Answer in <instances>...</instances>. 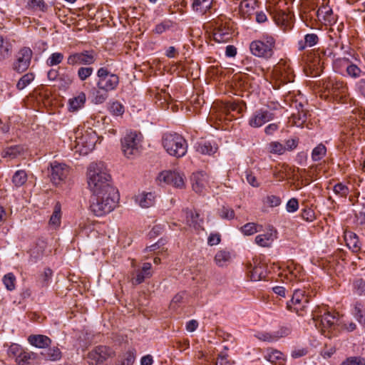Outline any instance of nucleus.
<instances>
[{
  "label": "nucleus",
  "instance_id": "obj_48",
  "mask_svg": "<svg viewBox=\"0 0 365 365\" xmlns=\"http://www.w3.org/2000/svg\"><path fill=\"white\" fill-rule=\"evenodd\" d=\"M340 365H365V359L359 356H350L343 361Z\"/></svg>",
  "mask_w": 365,
  "mask_h": 365
},
{
  "label": "nucleus",
  "instance_id": "obj_3",
  "mask_svg": "<svg viewBox=\"0 0 365 365\" xmlns=\"http://www.w3.org/2000/svg\"><path fill=\"white\" fill-rule=\"evenodd\" d=\"M312 319L315 326L320 329L322 334L335 329L336 326L340 325L339 314L330 312L326 307L317 308L313 311Z\"/></svg>",
  "mask_w": 365,
  "mask_h": 365
},
{
  "label": "nucleus",
  "instance_id": "obj_41",
  "mask_svg": "<svg viewBox=\"0 0 365 365\" xmlns=\"http://www.w3.org/2000/svg\"><path fill=\"white\" fill-rule=\"evenodd\" d=\"M242 107H240V106L233 102H227L222 103V111L226 115H229L231 114V112L236 111L238 113H240L242 110Z\"/></svg>",
  "mask_w": 365,
  "mask_h": 365
},
{
  "label": "nucleus",
  "instance_id": "obj_62",
  "mask_svg": "<svg viewBox=\"0 0 365 365\" xmlns=\"http://www.w3.org/2000/svg\"><path fill=\"white\" fill-rule=\"evenodd\" d=\"M354 316L360 324H365V317L364 315V312L358 305H356L354 307Z\"/></svg>",
  "mask_w": 365,
  "mask_h": 365
},
{
  "label": "nucleus",
  "instance_id": "obj_50",
  "mask_svg": "<svg viewBox=\"0 0 365 365\" xmlns=\"http://www.w3.org/2000/svg\"><path fill=\"white\" fill-rule=\"evenodd\" d=\"M307 111L302 110L298 111L297 113H293L292 118L294 119V123L297 126H301L306 121L307 119Z\"/></svg>",
  "mask_w": 365,
  "mask_h": 365
},
{
  "label": "nucleus",
  "instance_id": "obj_46",
  "mask_svg": "<svg viewBox=\"0 0 365 365\" xmlns=\"http://www.w3.org/2000/svg\"><path fill=\"white\" fill-rule=\"evenodd\" d=\"M35 359V354L32 352H23L18 356V361L20 365L30 364V361Z\"/></svg>",
  "mask_w": 365,
  "mask_h": 365
},
{
  "label": "nucleus",
  "instance_id": "obj_26",
  "mask_svg": "<svg viewBox=\"0 0 365 365\" xmlns=\"http://www.w3.org/2000/svg\"><path fill=\"white\" fill-rule=\"evenodd\" d=\"M264 358L273 365L286 364V358L284 355L281 351L276 349H272L270 351H268Z\"/></svg>",
  "mask_w": 365,
  "mask_h": 365
},
{
  "label": "nucleus",
  "instance_id": "obj_56",
  "mask_svg": "<svg viewBox=\"0 0 365 365\" xmlns=\"http://www.w3.org/2000/svg\"><path fill=\"white\" fill-rule=\"evenodd\" d=\"M135 358L134 352L128 351L123 355L120 365H133Z\"/></svg>",
  "mask_w": 365,
  "mask_h": 365
},
{
  "label": "nucleus",
  "instance_id": "obj_30",
  "mask_svg": "<svg viewBox=\"0 0 365 365\" xmlns=\"http://www.w3.org/2000/svg\"><path fill=\"white\" fill-rule=\"evenodd\" d=\"M256 5V0H241L240 11L242 14L249 16L255 10Z\"/></svg>",
  "mask_w": 365,
  "mask_h": 365
},
{
  "label": "nucleus",
  "instance_id": "obj_18",
  "mask_svg": "<svg viewBox=\"0 0 365 365\" xmlns=\"http://www.w3.org/2000/svg\"><path fill=\"white\" fill-rule=\"evenodd\" d=\"M274 114L268 110L260 109L257 110L249 120V125L253 128H259L265 123L272 120Z\"/></svg>",
  "mask_w": 365,
  "mask_h": 365
},
{
  "label": "nucleus",
  "instance_id": "obj_33",
  "mask_svg": "<svg viewBox=\"0 0 365 365\" xmlns=\"http://www.w3.org/2000/svg\"><path fill=\"white\" fill-rule=\"evenodd\" d=\"M218 147L214 144L212 145L210 142H205L204 143L199 144L197 150L201 154L204 155H212L217 152Z\"/></svg>",
  "mask_w": 365,
  "mask_h": 365
},
{
  "label": "nucleus",
  "instance_id": "obj_21",
  "mask_svg": "<svg viewBox=\"0 0 365 365\" xmlns=\"http://www.w3.org/2000/svg\"><path fill=\"white\" fill-rule=\"evenodd\" d=\"M186 222L188 226L194 227L197 230H203L202 219H200L198 212L192 210H185Z\"/></svg>",
  "mask_w": 365,
  "mask_h": 365
},
{
  "label": "nucleus",
  "instance_id": "obj_5",
  "mask_svg": "<svg viewBox=\"0 0 365 365\" xmlns=\"http://www.w3.org/2000/svg\"><path fill=\"white\" fill-rule=\"evenodd\" d=\"M276 49V39L270 35H263L259 40L253 41L250 44L252 55L266 60L272 58Z\"/></svg>",
  "mask_w": 365,
  "mask_h": 365
},
{
  "label": "nucleus",
  "instance_id": "obj_16",
  "mask_svg": "<svg viewBox=\"0 0 365 365\" xmlns=\"http://www.w3.org/2000/svg\"><path fill=\"white\" fill-rule=\"evenodd\" d=\"M96 61L93 51H84L80 53L71 54L67 59L69 65L84 64L91 65Z\"/></svg>",
  "mask_w": 365,
  "mask_h": 365
},
{
  "label": "nucleus",
  "instance_id": "obj_63",
  "mask_svg": "<svg viewBox=\"0 0 365 365\" xmlns=\"http://www.w3.org/2000/svg\"><path fill=\"white\" fill-rule=\"evenodd\" d=\"M221 242V236L219 233H212L207 239V243L210 246H214L220 244Z\"/></svg>",
  "mask_w": 365,
  "mask_h": 365
},
{
  "label": "nucleus",
  "instance_id": "obj_15",
  "mask_svg": "<svg viewBox=\"0 0 365 365\" xmlns=\"http://www.w3.org/2000/svg\"><path fill=\"white\" fill-rule=\"evenodd\" d=\"M114 354L113 351L105 346H98L88 354V358L91 360L92 364H98L104 362L106 359L112 357Z\"/></svg>",
  "mask_w": 365,
  "mask_h": 365
},
{
  "label": "nucleus",
  "instance_id": "obj_6",
  "mask_svg": "<svg viewBox=\"0 0 365 365\" xmlns=\"http://www.w3.org/2000/svg\"><path fill=\"white\" fill-rule=\"evenodd\" d=\"M76 140L72 145V149L81 155H87L95 148L97 142V135L95 131L86 130L84 132L78 130L76 133Z\"/></svg>",
  "mask_w": 365,
  "mask_h": 365
},
{
  "label": "nucleus",
  "instance_id": "obj_39",
  "mask_svg": "<svg viewBox=\"0 0 365 365\" xmlns=\"http://www.w3.org/2000/svg\"><path fill=\"white\" fill-rule=\"evenodd\" d=\"M34 80V74L33 73H27L24 74L17 82L16 88L18 90H23Z\"/></svg>",
  "mask_w": 365,
  "mask_h": 365
},
{
  "label": "nucleus",
  "instance_id": "obj_12",
  "mask_svg": "<svg viewBox=\"0 0 365 365\" xmlns=\"http://www.w3.org/2000/svg\"><path fill=\"white\" fill-rule=\"evenodd\" d=\"M309 302V297L304 294V291L296 289L292 299L287 302V308L290 311L295 312L298 315L302 316Z\"/></svg>",
  "mask_w": 365,
  "mask_h": 365
},
{
  "label": "nucleus",
  "instance_id": "obj_37",
  "mask_svg": "<svg viewBox=\"0 0 365 365\" xmlns=\"http://www.w3.org/2000/svg\"><path fill=\"white\" fill-rule=\"evenodd\" d=\"M61 205L57 203L55 205L54 210L49 220V225L54 227H57L61 223Z\"/></svg>",
  "mask_w": 365,
  "mask_h": 365
},
{
  "label": "nucleus",
  "instance_id": "obj_53",
  "mask_svg": "<svg viewBox=\"0 0 365 365\" xmlns=\"http://www.w3.org/2000/svg\"><path fill=\"white\" fill-rule=\"evenodd\" d=\"M4 283L9 290H13L15 287V277L13 274L9 273L4 277Z\"/></svg>",
  "mask_w": 365,
  "mask_h": 365
},
{
  "label": "nucleus",
  "instance_id": "obj_51",
  "mask_svg": "<svg viewBox=\"0 0 365 365\" xmlns=\"http://www.w3.org/2000/svg\"><path fill=\"white\" fill-rule=\"evenodd\" d=\"M219 215L221 218L225 219V220H232L235 217V212L232 209L223 206L220 210H219Z\"/></svg>",
  "mask_w": 365,
  "mask_h": 365
},
{
  "label": "nucleus",
  "instance_id": "obj_8",
  "mask_svg": "<svg viewBox=\"0 0 365 365\" xmlns=\"http://www.w3.org/2000/svg\"><path fill=\"white\" fill-rule=\"evenodd\" d=\"M157 180L160 184L163 182L179 189L185 187L186 177L184 173L177 170H163L159 173Z\"/></svg>",
  "mask_w": 365,
  "mask_h": 365
},
{
  "label": "nucleus",
  "instance_id": "obj_13",
  "mask_svg": "<svg viewBox=\"0 0 365 365\" xmlns=\"http://www.w3.org/2000/svg\"><path fill=\"white\" fill-rule=\"evenodd\" d=\"M33 51L30 48H21L16 54L12 68L19 73L26 71L30 66Z\"/></svg>",
  "mask_w": 365,
  "mask_h": 365
},
{
  "label": "nucleus",
  "instance_id": "obj_11",
  "mask_svg": "<svg viewBox=\"0 0 365 365\" xmlns=\"http://www.w3.org/2000/svg\"><path fill=\"white\" fill-rule=\"evenodd\" d=\"M70 173L69 167L63 163L53 161L50 163L48 174L52 183L59 185L63 182Z\"/></svg>",
  "mask_w": 365,
  "mask_h": 365
},
{
  "label": "nucleus",
  "instance_id": "obj_34",
  "mask_svg": "<svg viewBox=\"0 0 365 365\" xmlns=\"http://www.w3.org/2000/svg\"><path fill=\"white\" fill-rule=\"evenodd\" d=\"M27 180V174L25 170H17L12 177V182L15 187L24 185Z\"/></svg>",
  "mask_w": 365,
  "mask_h": 365
},
{
  "label": "nucleus",
  "instance_id": "obj_32",
  "mask_svg": "<svg viewBox=\"0 0 365 365\" xmlns=\"http://www.w3.org/2000/svg\"><path fill=\"white\" fill-rule=\"evenodd\" d=\"M319 42V37L315 34H308L304 36V42L299 43V49L302 51L306 46H314Z\"/></svg>",
  "mask_w": 365,
  "mask_h": 365
},
{
  "label": "nucleus",
  "instance_id": "obj_57",
  "mask_svg": "<svg viewBox=\"0 0 365 365\" xmlns=\"http://www.w3.org/2000/svg\"><path fill=\"white\" fill-rule=\"evenodd\" d=\"M335 194L339 195L341 197H345L348 194V187L342 183H337L334 186L333 189Z\"/></svg>",
  "mask_w": 365,
  "mask_h": 365
},
{
  "label": "nucleus",
  "instance_id": "obj_58",
  "mask_svg": "<svg viewBox=\"0 0 365 365\" xmlns=\"http://www.w3.org/2000/svg\"><path fill=\"white\" fill-rule=\"evenodd\" d=\"M63 59V55L61 53H53L49 57L48 63L50 66L59 64Z\"/></svg>",
  "mask_w": 365,
  "mask_h": 365
},
{
  "label": "nucleus",
  "instance_id": "obj_36",
  "mask_svg": "<svg viewBox=\"0 0 365 365\" xmlns=\"http://www.w3.org/2000/svg\"><path fill=\"white\" fill-rule=\"evenodd\" d=\"M327 153V148L322 144L319 143L317 147H315L312 153V159L314 161H319L322 160Z\"/></svg>",
  "mask_w": 365,
  "mask_h": 365
},
{
  "label": "nucleus",
  "instance_id": "obj_10",
  "mask_svg": "<svg viewBox=\"0 0 365 365\" xmlns=\"http://www.w3.org/2000/svg\"><path fill=\"white\" fill-rule=\"evenodd\" d=\"M272 73L278 87L282 84L293 82L294 79V74L289 64L282 60L274 67Z\"/></svg>",
  "mask_w": 365,
  "mask_h": 365
},
{
  "label": "nucleus",
  "instance_id": "obj_52",
  "mask_svg": "<svg viewBox=\"0 0 365 365\" xmlns=\"http://www.w3.org/2000/svg\"><path fill=\"white\" fill-rule=\"evenodd\" d=\"M93 71L91 67H81L78 71V76L81 81H85L92 75Z\"/></svg>",
  "mask_w": 365,
  "mask_h": 365
},
{
  "label": "nucleus",
  "instance_id": "obj_64",
  "mask_svg": "<svg viewBox=\"0 0 365 365\" xmlns=\"http://www.w3.org/2000/svg\"><path fill=\"white\" fill-rule=\"evenodd\" d=\"M227 354L225 353H220L218 355L215 365H232V363L227 359Z\"/></svg>",
  "mask_w": 365,
  "mask_h": 365
},
{
  "label": "nucleus",
  "instance_id": "obj_35",
  "mask_svg": "<svg viewBox=\"0 0 365 365\" xmlns=\"http://www.w3.org/2000/svg\"><path fill=\"white\" fill-rule=\"evenodd\" d=\"M11 54V45L9 42H5L0 36V61L9 58Z\"/></svg>",
  "mask_w": 365,
  "mask_h": 365
},
{
  "label": "nucleus",
  "instance_id": "obj_49",
  "mask_svg": "<svg viewBox=\"0 0 365 365\" xmlns=\"http://www.w3.org/2000/svg\"><path fill=\"white\" fill-rule=\"evenodd\" d=\"M269 151L272 153L282 155L286 150V148L279 142H272L269 144Z\"/></svg>",
  "mask_w": 365,
  "mask_h": 365
},
{
  "label": "nucleus",
  "instance_id": "obj_24",
  "mask_svg": "<svg viewBox=\"0 0 365 365\" xmlns=\"http://www.w3.org/2000/svg\"><path fill=\"white\" fill-rule=\"evenodd\" d=\"M24 151V148L21 145L6 146L2 149L1 156L3 158L12 160L23 154Z\"/></svg>",
  "mask_w": 365,
  "mask_h": 365
},
{
  "label": "nucleus",
  "instance_id": "obj_59",
  "mask_svg": "<svg viewBox=\"0 0 365 365\" xmlns=\"http://www.w3.org/2000/svg\"><path fill=\"white\" fill-rule=\"evenodd\" d=\"M53 272L50 268H46L44 269L43 273L40 277V282L43 286H46L48 284V281L51 279L52 277Z\"/></svg>",
  "mask_w": 365,
  "mask_h": 365
},
{
  "label": "nucleus",
  "instance_id": "obj_23",
  "mask_svg": "<svg viewBox=\"0 0 365 365\" xmlns=\"http://www.w3.org/2000/svg\"><path fill=\"white\" fill-rule=\"evenodd\" d=\"M135 201L142 208H148L155 203V196L152 192H143L135 196Z\"/></svg>",
  "mask_w": 365,
  "mask_h": 365
},
{
  "label": "nucleus",
  "instance_id": "obj_14",
  "mask_svg": "<svg viewBox=\"0 0 365 365\" xmlns=\"http://www.w3.org/2000/svg\"><path fill=\"white\" fill-rule=\"evenodd\" d=\"M232 27L230 22L223 23L220 20L215 21V27L213 30V39L217 43H225L232 38Z\"/></svg>",
  "mask_w": 365,
  "mask_h": 365
},
{
  "label": "nucleus",
  "instance_id": "obj_17",
  "mask_svg": "<svg viewBox=\"0 0 365 365\" xmlns=\"http://www.w3.org/2000/svg\"><path fill=\"white\" fill-rule=\"evenodd\" d=\"M287 3L284 0L279 1L274 11V19L275 23L284 31H286L289 28V16L282 9L283 5H285Z\"/></svg>",
  "mask_w": 365,
  "mask_h": 365
},
{
  "label": "nucleus",
  "instance_id": "obj_1",
  "mask_svg": "<svg viewBox=\"0 0 365 365\" xmlns=\"http://www.w3.org/2000/svg\"><path fill=\"white\" fill-rule=\"evenodd\" d=\"M88 185L93 195L117 190L111 185V176L103 163H93L88 168Z\"/></svg>",
  "mask_w": 365,
  "mask_h": 365
},
{
  "label": "nucleus",
  "instance_id": "obj_42",
  "mask_svg": "<svg viewBox=\"0 0 365 365\" xmlns=\"http://www.w3.org/2000/svg\"><path fill=\"white\" fill-rule=\"evenodd\" d=\"M212 0H194L192 8L195 11H206L210 8Z\"/></svg>",
  "mask_w": 365,
  "mask_h": 365
},
{
  "label": "nucleus",
  "instance_id": "obj_2",
  "mask_svg": "<svg viewBox=\"0 0 365 365\" xmlns=\"http://www.w3.org/2000/svg\"><path fill=\"white\" fill-rule=\"evenodd\" d=\"M118 201V190L95 194L91 197L90 208L96 216L101 217L112 212Z\"/></svg>",
  "mask_w": 365,
  "mask_h": 365
},
{
  "label": "nucleus",
  "instance_id": "obj_19",
  "mask_svg": "<svg viewBox=\"0 0 365 365\" xmlns=\"http://www.w3.org/2000/svg\"><path fill=\"white\" fill-rule=\"evenodd\" d=\"M326 89L328 93L332 95L334 97L342 98L346 96V84L341 81H330L326 85Z\"/></svg>",
  "mask_w": 365,
  "mask_h": 365
},
{
  "label": "nucleus",
  "instance_id": "obj_45",
  "mask_svg": "<svg viewBox=\"0 0 365 365\" xmlns=\"http://www.w3.org/2000/svg\"><path fill=\"white\" fill-rule=\"evenodd\" d=\"M346 73L350 77L354 78H359L362 74H364V72H363L354 63H351L347 66Z\"/></svg>",
  "mask_w": 365,
  "mask_h": 365
},
{
  "label": "nucleus",
  "instance_id": "obj_25",
  "mask_svg": "<svg viewBox=\"0 0 365 365\" xmlns=\"http://www.w3.org/2000/svg\"><path fill=\"white\" fill-rule=\"evenodd\" d=\"M344 240L346 245L352 250L353 252H358L361 250L359 240L357 235L351 231L346 230L344 232Z\"/></svg>",
  "mask_w": 365,
  "mask_h": 365
},
{
  "label": "nucleus",
  "instance_id": "obj_20",
  "mask_svg": "<svg viewBox=\"0 0 365 365\" xmlns=\"http://www.w3.org/2000/svg\"><path fill=\"white\" fill-rule=\"evenodd\" d=\"M191 181L193 190L200 194L202 193L207 185V176L202 172L193 173Z\"/></svg>",
  "mask_w": 365,
  "mask_h": 365
},
{
  "label": "nucleus",
  "instance_id": "obj_29",
  "mask_svg": "<svg viewBox=\"0 0 365 365\" xmlns=\"http://www.w3.org/2000/svg\"><path fill=\"white\" fill-rule=\"evenodd\" d=\"M43 357L50 361H57L61 358V351L57 346L48 347L47 349L41 352Z\"/></svg>",
  "mask_w": 365,
  "mask_h": 365
},
{
  "label": "nucleus",
  "instance_id": "obj_60",
  "mask_svg": "<svg viewBox=\"0 0 365 365\" xmlns=\"http://www.w3.org/2000/svg\"><path fill=\"white\" fill-rule=\"evenodd\" d=\"M135 276L132 277L131 282L133 284L137 285L143 283L147 276H145V274L141 272L140 270H137L135 272Z\"/></svg>",
  "mask_w": 365,
  "mask_h": 365
},
{
  "label": "nucleus",
  "instance_id": "obj_43",
  "mask_svg": "<svg viewBox=\"0 0 365 365\" xmlns=\"http://www.w3.org/2000/svg\"><path fill=\"white\" fill-rule=\"evenodd\" d=\"M271 234L268 235H259L255 237V242L259 246L267 247L271 245L272 240L271 239Z\"/></svg>",
  "mask_w": 365,
  "mask_h": 365
},
{
  "label": "nucleus",
  "instance_id": "obj_55",
  "mask_svg": "<svg viewBox=\"0 0 365 365\" xmlns=\"http://www.w3.org/2000/svg\"><path fill=\"white\" fill-rule=\"evenodd\" d=\"M110 110L113 114L120 115L124 113V107L120 103L115 101L110 105Z\"/></svg>",
  "mask_w": 365,
  "mask_h": 365
},
{
  "label": "nucleus",
  "instance_id": "obj_27",
  "mask_svg": "<svg viewBox=\"0 0 365 365\" xmlns=\"http://www.w3.org/2000/svg\"><path fill=\"white\" fill-rule=\"evenodd\" d=\"M86 100V94L80 92L76 96L69 100V110L75 112L83 108Z\"/></svg>",
  "mask_w": 365,
  "mask_h": 365
},
{
  "label": "nucleus",
  "instance_id": "obj_61",
  "mask_svg": "<svg viewBox=\"0 0 365 365\" xmlns=\"http://www.w3.org/2000/svg\"><path fill=\"white\" fill-rule=\"evenodd\" d=\"M354 287L356 292L361 295L365 292V282L361 278L356 279L354 282Z\"/></svg>",
  "mask_w": 365,
  "mask_h": 365
},
{
  "label": "nucleus",
  "instance_id": "obj_47",
  "mask_svg": "<svg viewBox=\"0 0 365 365\" xmlns=\"http://www.w3.org/2000/svg\"><path fill=\"white\" fill-rule=\"evenodd\" d=\"M256 336L261 341L273 342L276 341L279 339V336L274 335V333H268V332H260L258 333Z\"/></svg>",
  "mask_w": 365,
  "mask_h": 365
},
{
  "label": "nucleus",
  "instance_id": "obj_4",
  "mask_svg": "<svg viewBox=\"0 0 365 365\" xmlns=\"http://www.w3.org/2000/svg\"><path fill=\"white\" fill-rule=\"evenodd\" d=\"M162 144L166 152L175 158H181L187 153V143L185 139L178 133L164 134L162 138Z\"/></svg>",
  "mask_w": 365,
  "mask_h": 365
},
{
  "label": "nucleus",
  "instance_id": "obj_7",
  "mask_svg": "<svg viewBox=\"0 0 365 365\" xmlns=\"http://www.w3.org/2000/svg\"><path fill=\"white\" fill-rule=\"evenodd\" d=\"M143 135L136 132L127 133L121 140L122 151L125 156L131 158L138 155L142 148Z\"/></svg>",
  "mask_w": 365,
  "mask_h": 365
},
{
  "label": "nucleus",
  "instance_id": "obj_40",
  "mask_svg": "<svg viewBox=\"0 0 365 365\" xmlns=\"http://www.w3.org/2000/svg\"><path fill=\"white\" fill-rule=\"evenodd\" d=\"M261 229V225H257L254 222H249L241 227V231L245 235H252L259 232Z\"/></svg>",
  "mask_w": 365,
  "mask_h": 365
},
{
  "label": "nucleus",
  "instance_id": "obj_44",
  "mask_svg": "<svg viewBox=\"0 0 365 365\" xmlns=\"http://www.w3.org/2000/svg\"><path fill=\"white\" fill-rule=\"evenodd\" d=\"M108 91H106L103 89L98 88L93 93V100L96 103H103L108 98Z\"/></svg>",
  "mask_w": 365,
  "mask_h": 365
},
{
  "label": "nucleus",
  "instance_id": "obj_22",
  "mask_svg": "<svg viewBox=\"0 0 365 365\" xmlns=\"http://www.w3.org/2000/svg\"><path fill=\"white\" fill-rule=\"evenodd\" d=\"M28 341L32 346L39 349H46L52 342L49 337L41 334L30 335Z\"/></svg>",
  "mask_w": 365,
  "mask_h": 365
},
{
  "label": "nucleus",
  "instance_id": "obj_28",
  "mask_svg": "<svg viewBox=\"0 0 365 365\" xmlns=\"http://www.w3.org/2000/svg\"><path fill=\"white\" fill-rule=\"evenodd\" d=\"M355 217L360 224H365V197L357 200L355 205Z\"/></svg>",
  "mask_w": 365,
  "mask_h": 365
},
{
  "label": "nucleus",
  "instance_id": "obj_54",
  "mask_svg": "<svg viewBox=\"0 0 365 365\" xmlns=\"http://www.w3.org/2000/svg\"><path fill=\"white\" fill-rule=\"evenodd\" d=\"M245 178L247 182L254 187H258L259 186V182H258L256 176L253 174V173L250 170H247L245 172Z\"/></svg>",
  "mask_w": 365,
  "mask_h": 365
},
{
  "label": "nucleus",
  "instance_id": "obj_9",
  "mask_svg": "<svg viewBox=\"0 0 365 365\" xmlns=\"http://www.w3.org/2000/svg\"><path fill=\"white\" fill-rule=\"evenodd\" d=\"M98 80L97 81V87L103 89L106 91H111L115 90L119 83V77L110 73L106 68H100L97 71Z\"/></svg>",
  "mask_w": 365,
  "mask_h": 365
},
{
  "label": "nucleus",
  "instance_id": "obj_38",
  "mask_svg": "<svg viewBox=\"0 0 365 365\" xmlns=\"http://www.w3.org/2000/svg\"><path fill=\"white\" fill-rule=\"evenodd\" d=\"M250 277L252 281L257 282L265 277L264 268L262 266H255L250 271Z\"/></svg>",
  "mask_w": 365,
  "mask_h": 365
},
{
  "label": "nucleus",
  "instance_id": "obj_31",
  "mask_svg": "<svg viewBox=\"0 0 365 365\" xmlns=\"http://www.w3.org/2000/svg\"><path fill=\"white\" fill-rule=\"evenodd\" d=\"M231 256L230 252L227 250L218 251L214 258L215 264L219 267H223L230 261Z\"/></svg>",
  "mask_w": 365,
  "mask_h": 365
}]
</instances>
